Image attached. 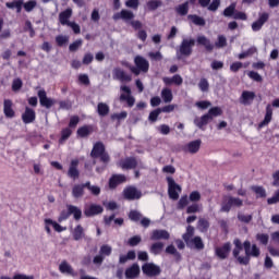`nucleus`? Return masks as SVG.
<instances>
[{"mask_svg": "<svg viewBox=\"0 0 279 279\" xmlns=\"http://www.w3.org/2000/svg\"><path fill=\"white\" fill-rule=\"evenodd\" d=\"M90 156L92 158H100L101 162H110V156L106 153V146L101 142L94 145Z\"/></svg>", "mask_w": 279, "mask_h": 279, "instance_id": "nucleus-1", "label": "nucleus"}, {"mask_svg": "<svg viewBox=\"0 0 279 279\" xmlns=\"http://www.w3.org/2000/svg\"><path fill=\"white\" fill-rule=\"evenodd\" d=\"M168 194L170 199H178L180 197V194L182 193V187L175 183V180L173 178L168 177Z\"/></svg>", "mask_w": 279, "mask_h": 279, "instance_id": "nucleus-2", "label": "nucleus"}, {"mask_svg": "<svg viewBox=\"0 0 279 279\" xmlns=\"http://www.w3.org/2000/svg\"><path fill=\"white\" fill-rule=\"evenodd\" d=\"M37 96L41 108H46L47 110H50V108H53V106L58 104L56 99L47 97V92L45 89H39Z\"/></svg>", "mask_w": 279, "mask_h": 279, "instance_id": "nucleus-3", "label": "nucleus"}, {"mask_svg": "<svg viewBox=\"0 0 279 279\" xmlns=\"http://www.w3.org/2000/svg\"><path fill=\"white\" fill-rule=\"evenodd\" d=\"M193 47H195V39H183L180 47H179V53L180 56H184L185 58H189L191 53H193Z\"/></svg>", "mask_w": 279, "mask_h": 279, "instance_id": "nucleus-4", "label": "nucleus"}, {"mask_svg": "<svg viewBox=\"0 0 279 279\" xmlns=\"http://www.w3.org/2000/svg\"><path fill=\"white\" fill-rule=\"evenodd\" d=\"M120 89L122 90V94L120 95V101H126L128 106L132 108L136 101L134 96H132V89L125 85H122Z\"/></svg>", "mask_w": 279, "mask_h": 279, "instance_id": "nucleus-5", "label": "nucleus"}, {"mask_svg": "<svg viewBox=\"0 0 279 279\" xmlns=\"http://www.w3.org/2000/svg\"><path fill=\"white\" fill-rule=\"evenodd\" d=\"M244 251H245V258L250 259V256H253V258H258L260 256V248L256 246V244H253L250 241H245L244 244Z\"/></svg>", "mask_w": 279, "mask_h": 279, "instance_id": "nucleus-6", "label": "nucleus"}, {"mask_svg": "<svg viewBox=\"0 0 279 279\" xmlns=\"http://www.w3.org/2000/svg\"><path fill=\"white\" fill-rule=\"evenodd\" d=\"M121 169H136V167H143V162L135 158L129 157L119 161Z\"/></svg>", "mask_w": 279, "mask_h": 279, "instance_id": "nucleus-7", "label": "nucleus"}, {"mask_svg": "<svg viewBox=\"0 0 279 279\" xmlns=\"http://www.w3.org/2000/svg\"><path fill=\"white\" fill-rule=\"evenodd\" d=\"M142 271L146 276H160V266H157L156 264L153 263H146L142 266Z\"/></svg>", "mask_w": 279, "mask_h": 279, "instance_id": "nucleus-8", "label": "nucleus"}, {"mask_svg": "<svg viewBox=\"0 0 279 279\" xmlns=\"http://www.w3.org/2000/svg\"><path fill=\"white\" fill-rule=\"evenodd\" d=\"M233 243L235 245V248L233 250L234 258H236L241 265H247V263H250V259L247 257L239 256V254H241L243 250V244L240 242V240H234Z\"/></svg>", "mask_w": 279, "mask_h": 279, "instance_id": "nucleus-9", "label": "nucleus"}, {"mask_svg": "<svg viewBox=\"0 0 279 279\" xmlns=\"http://www.w3.org/2000/svg\"><path fill=\"white\" fill-rule=\"evenodd\" d=\"M123 195L125 199L134 201V199H141V197L143 196V193H141V191L135 186H129L124 189Z\"/></svg>", "mask_w": 279, "mask_h": 279, "instance_id": "nucleus-10", "label": "nucleus"}, {"mask_svg": "<svg viewBox=\"0 0 279 279\" xmlns=\"http://www.w3.org/2000/svg\"><path fill=\"white\" fill-rule=\"evenodd\" d=\"M104 213V207L97 204L86 205L84 215L86 217H95V215H101Z\"/></svg>", "mask_w": 279, "mask_h": 279, "instance_id": "nucleus-11", "label": "nucleus"}, {"mask_svg": "<svg viewBox=\"0 0 279 279\" xmlns=\"http://www.w3.org/2000/svg\"><path fill=\"white\" fill-rule=\"evenodd\" d=\"M201 147H202V140H195V141L187 143L183 147V151H185V154H197V151H199Z\"/></svg>", "mask_w": 279, "mask_h": 279, "instance_id": "nucleus-12", "label": "nucleus"}, {"mask_svg": "<svg viewBox=\"0 0 279 279\" xmlns=\"http://www.w3.org/2000/svg\"><path fill=\"white\" fill-rule=\"evenodd\" d=\"M134 19V12L130 10H122L119 13L113 14V21H125V23H132V20Z\"/></svg>", "mask_w": 279, "mask_h": 279, "instance_id": "nucleus-13", "label": "nucleus"}, {"mask_svg": "<svg viewBox=\"0 0 279 279\" xmlns=\"http://www.w3.org/2000/svg\"><path fill=\"white\" fill-rule=\"evenodd\" d=\"M112 75L113 80H119L120 82H132V76L125 73L121 68H114Z\"/></svg>", "mask_w": 279, "mask_h": 279, "instance_id": "nucleus-14", "label": "nucleus"}, {"mask_svg": "<svg viewBox=\"0 0 279 279\" xmlns=\"http://www.w3.org/2000/svg\"><path fill=\"white\" fill-rule=\"evenodd\" d=\"M22 121L25 123V125L34 123L36 121V111L29 107H26L24 113L22 114Z\"/></svg>", "mask_w": 279, "mask_h": 279, "instance_id": "nucleus-15", "label": "nucleus"}, {"mask_svg": "<svg viewBox=\"0 0 279 279\" xmlns=\"http://www.w3.org/2000/svg\"><path fill=\"white\" fill-rule=\"evenodd\" d=\"M12 106H14L12 100H10V99L3 100V112H4V117H7V119H14V117H16V112L14 111Z\"/></svg>", "mask_w": 279, "mask_h": 279, "instance_id": "nucleus-16", "label": "nucleus"}, {"mask_svg": "<svg viewBox=\"0 0 279 279\" xmlns=\"http://www.w3.org/2000/svg\"><path fill=\"white\" fill-rule=\"evenodd\" d=\"M269 20V14L267 13H262L259 14V19L252 24V29L253 32H260L263 29V26L267 21Z\"/></svg>", "mask_w": 279, "mask_h": 279, "instance_id": "nucleus-17", "label": "nucleus"}, {"mask_svg": "<svg viewBox=\"0 0 279 279\" xmlns=\"http://www.w3.org/2000/svg\"><path fill=\"white\" fill-rule=\"evenodd\" d=\"M135 66L140 69V71H143V73H147L149 71V61L141 56H136L134 59Z\"/></svg>", "mask_w": 279, "mask_h": 279, "instance_id": "nucleus-18", "label": "nucleus"}, {"mask_svg": "<svg viewBox=\"0 0 279 279\" xmlns=\"http://www.w3.org/2000/svg\"><path fill=\"white\" fill-rule=\"evenodd\" d=\"M162 82L163 84H166V86H171V84H174L175 86H182V83L184 82V80L180 74H175L172 77L165 76L162 78Z\"/></svg>", "mask_w": 279, "mask_h": 279, "instance_id": "nucleus-19", "label": "nucleus"}, {"mask_svg": "<svg viewBox=\"0 0 279 279\" xmlns=\"http://www.w3.org/2000/svg\"><path fill=\"white\" fill-rule=\"evenodd\" d=\"M141 276V266L138 264H133L131 267L125 270V278L134 279Z\"/></svg>", "mask_w": 279, "mask_h": 279, "instance_id": "nucleus-20", "label": "nucleus"}, {"mask_svg": "<svg viewBox=\"0 0 279 279\" xmlns=\"http://www.w3.org/2000/svg\"><path fill=\"white\" fill-rule=\"evenodd\" d=\"M255 97L256 94L254 92L244 90L241 95L240 102L243 104V106H251Z\"/></svg>", "mask_w": 279, "mask_h": 279, "instance_id": "nucleus-21", "label": "nucleus"}, {"mask_svg": "<svg viewBox=\"0 0 279 279\" xmlns=\"http://www.w3.org/2000/svg\"><path fill=\"white\" fill-rule=\"evenodd\" d=\"M59 23L71 27V8H68L65 11L59 14Z\"/></svg>", "mask_w": 279, "mask_h": 279, "instance_id": "nucleus-22", "label": "nucleus"}, {"mask_svg": "<svg viewBox=\"0 0 279 279\" xmlns=\"http://www.w3.org/2000/svg\"><path fill=\"white\" fill-rule=\"evenodd\" d=\"M213 121V117L204 114L203 117H196L194 119V125H196V128H199V130L204 129V125H208V123Z\"/></svg>", "mask_w": 279, "mask_h": 279, "instance_id": "nucleus-23", "label": "nucleus"}, {"mask_svg": "<svg viewBox=\"0 0 279 279\" xmlns=\"http://www.w3.org/2000/svg\"><path fill=\"white\" fill-rule=\"evenodd\" d=\"M196 43L197 45H202L203 47H205L207 51H213V49H215V45H213V43H210V39H208L204 35L198 36Z\"/></svg>", "mask_w": 279, "mask_h": 279, "instance_id": "nucleus-24", "label": "nucleus"}, {"mask_svg": "<svg viewBox=\"0 0 279 279\" xmlns=\"http://www.w3.org/2000/svg\"><path fill=\"white\" fill-rule=\"evenodd\" d=\"M228 254H230V243L216 248V256H218V258H228Z\"/></svg>", "mask_w": 279, "mask_h": 279, "instance_id": "nucleus-25", "label": "nucleus"}, {"mask_svg": "<svg viewBox=\"0 0 279 279\" xmlns=\"http://www.w3.org/2000/svg\"><path fill=\"white\" fill-rule=\"evenodd\" d=\"M151 241H160L169 239L167 230H154L150 235Z\"/></svg>", "mask_w": 279, "mask_h": 279, "instance_id": "nucleus-26", "label": "nucleus"}, {"mask_svg": "<svg viewBox=\"0 0 279 279\" xmlns=\"http://www.w3.org/2000/svg\"><path fill=\"white\" fill-rule=\"evenodd\" d=\"M122 182H125V175L116 174L109 180V187L117 189V186H119V184H122Z\"/></svg>", "mask_w": 279, "mask_h": 279, "instance_id": "nucleus-27", "label": "nucleus"}, {"mask_svg": "<svg viewBox=\"0 0 279 279\" xmlns=\"http://www.w3.org/2000/svg\"><path fill=\"white\" fill-rule=\"evenodd\" d=\"M92 132H94L93 125H85L77 130V136H80V138H86L90 136Z\"/></svg>", "mask_w": 279, "mask_h": 279, "instance_id": "nucleus-28", "label": "nucleus"}, {"mask_svg": "<svg viewBox=\"0 0 279 279\" xmlns=\"http://www.w3.org/2000/svg\"><path fill=\"white\" fill-rule=\"evenodd\" d=\"M84 189H86V184L74 185L72 189V195L75 199H80V197L84 196Z\"/></svg>", "mask_w": 279, "mask_h": 279, "instance_id": "nucleus-29", "label": "nucleus"}, {"mask_svg": "<svg viewBox=\"0 0 279 279\" xmlns=\"http://www.w3.org/2000/svg\"><path fill=\"white\" fill-rule=\"evenodd\" d=\"M5 5L7 8H9V10H14L15 8L17 14H20V12H22L23 10V0H14L12 2H7Z\"/></svg>", "mask_w": 279, "mask_h": 279, "instance_id": "nucleus-30", "label": "nucleus"}, {"mask_svg": "<svg viewBox=\"0 0 279 279\" xmlns=\"http://www.w3.org/2000/svg\"><path fill=\"white\" fill-rule=\"evenodd\" d=\"M161 99L165 104H171V101H173V92H171L170 88H163L161 90Z\"/></svg>", "mask_w": 279, "mask_h": 279, "instance_id": "nucleus-31", "label": "nucleus"}, {"mask_svg": "<svg viewBox=\"0 0 279 279\" xmlns=\"http://www.w3.org/2000/svg\"><path fill=\"white\" fill-rule=\"evenodd\" d=\"M274 114V109L271 108V105H267L266 107V114L264 121L260 123V128L264 125H268V123H271V117Z\"/></svg>", "mask_w": 279, "mask_h": 279, "instance_id": "nucleus-32", "label": "nucleus"}, {"mask_svg": "<svg viewBox=\"0 0 279 279\" xmlns=\"http://www.w3.org/2000/svg\"><path fill=\"white\" fill-rule=\"evenodd\" d=\"M71 136V122L68 123V128L66 129H63L61 131V137L59 140V144L60 145H63V143L65 141H68V138Z\"/></svg>", "mask_w": 279, "mask_h": 279, "instance_id": "nucleus-33", "label": "nucleus"}, {"mask_svg": "<svg viewBox=\"0 0 279 279\" xmlns=\"http://www.w3.org/2000/svg\"><path fill=\"white\" fill-rule=\"evenodd\" d=\"M44 223H50V226H52L54 232H64V230H66L65 227L60 226V223L53 221V220L50 219V218H46V219L44 220Z\"/></svg>", "mask_w": 279, "mask_h": 279, "instance_id": "nucleus-34", "label": "nucleus"}, {"mask_svg": "<svg viewBox=\"0 0 279 279\" xmlns=\"http://www.w3.org/2000/svg\"><path fill=\"white\" fill-rule=\"evenodd\" d=\"M69 36L66 35H58L56 37V44L58 47H66V45H69Z\"/></svg>", "mask_w": 279, "mask_h": 279, "instance_id": "nucleus-35", "label": "nucleus"}, {"mask_svg": "<svg viewBox=\"0 0 279 279\" xmlns=\"http://www.w3.org/2000/svg\"><path fill=\"white\" fill-rule=\"evenodd\" d=\"M232 203H230V196H226L221 204V213H230L232 209Z\"/></svg>", "mask_w": 279, "mask_h": 279, "instance_id": "nucleus-36", "label": "nucleus"}, {"mask_svg": "<svg viewBox=\"0 0 279 279\" xmlns=\"http://www.w3.org/2000/svg\"><path fill=\"white\" fill-rule=\"evenodd\" d=\"M98 114L100 117H106L110 112V107L104 102H99L97 107Z\"/></svg>", "mask_w": 279, "mask_h": 279, "instance_id": "nucleus-37", "label": "nucleus"}, {"mask_svg": "<svg viewBox=\"0 0 279 279\" xmlns=\"http://www.w3.org/2000/svg\"><path fill=\"white\" fill-rule=\"evenodd\" d=\"M68 217H71V205H66V210L61 211L58 218L59 223H62V221H66Z\"/></svg>", "mask_w": 279, "mask_h": 279, "instance_id": "nucleus-38", "label": "nucleus"}, {"mask_svg": "<svg viewBox=\"0 0 279 279\" xmlns=\"http://www.w3.org/2000/svg\"><path fill=\"white\" fill-rule=\"evenodd\" d=\"M189 19L192 21V23H194V25H198L201 27H204V25H206V21L198 15H189Z\"/></svg>", "mask_w": 279, "mask_h": 279, "instance_id": "nucleus-39", "label": "nucleus"}, {"mask_svg": "<svg viewBox=\"0 0 279 279\" xmlns=\"http://www.w3.org/2000/svg\"><path fill=\"white\" fill-rule=\"evenodd\" d=\"M228 45V39L223 35L218 36V40L215 43L214 47H217V49H223Z\"/></svg>", "mask_w": 279, "mask_h": 279, "instance_id": "nucleus-40", "label": "nucleus"}, {"mask_svg": "<svg viewBox=\"0 0 279 279\" xmlns=\"http://www.w3.org/2000/svg\"><path fill=\"white\" fill-rule=\"evenodd\" d=\"M23 8L25 10V12H33L34 9L36 8V5H38V3L36 2V0H29L27 2H23Z\"/></svg>", "mask_w": 279, "mask_h": 279, "instance_id": "nucleus-41", "label": "nucleus"}, {"mask_svg": "<svg viewBox=\"0 0 279 279\" xmlns=\"http://www.w3.org/2000/svg\"><path fill=\"white\" fill-rule=\"evenodd\" d=\"M160 5H162V1L150 0L147 2L146 8H147V10L154 11V10H158V8H160Z\"/></svg>", "mask_w": 279, "mask_h": 279, "instance_id": "nucleus-42", "label": "nucleus"}, {"mask_svg": "<svg viewBox=\"0 0 279 279\" xmlns=\"http://www.w3.org/2000/svg\"><path fill=\"white\" fill-rule=\"evenodd\" d=\"M77 160H72L71 162V178H73L74 180L80 178V171L77 170Z\"/></svg>", "mask_w": 279, "mask_h": 279, "instance_id": "nucleus-43", "label": "nucleus"}, {"mask_svg": "<svg viewBox=\"0 0 279 279\" xmlns=\"http://www.w3.org/2000/svg\"><path fill=\"white\" fill-rule=\"evenodd\" d=\"M71 215L76 221L82 219V209L80 207L71 206Z\"/></svg>", "mask_w": 279, "mask_h": 279, "instance_id": "nucleus-44", "label": "nucleus"}, {"mask_svg": "<svg viewBox=\"0 0 279 279\" xmlns=\"http://www.w3.org/2000/svg\"><path fill=\"white\" fill-rule=\"evenodd\" d=\"M162 247H165V244L162 242H156L151 245L150 252L151 254H159L160 252H162Z\"/></svg>", "mask_w": 279, "mask_h": 279, "instance_id": "nucleus-45", "label": "nucleus"}, {"mask_svg": "<svg viewBox=\"0 0 279 279\" xmlns=\"http://www.w3.org/2000/svg\"><path fill=\"white\" fill-rule=\"evenodd\" d=\"M23 88V81L21 78H15L12 82V90L13 93H19Z\"/></svg>", "mask_w": 279, "mask_h": 279, "instance_id": "nucleus-46", "label": "nucleus"}, {"mask_svg": "<svg viewBox=\"0 0 279 279\" xmlns=\"http://www.w3.org/2000/svg\"><path fill=\"white\" fill-rule=\"evenodd\" d=\"M86 189L92 193V195H99L101 189L97 185H90V182L85 183Z\"/></svg>", "mask_w": 279, "mask_h": 279, "instance_id": "nucleus-47", "label": "nucleus"}, {"mask_svg": "<svg viewBox=\"0 0 279 279\" xmlns=\"http://www.w3.org/2000/svg\"><path fill=\"white\" fill-rule=\"evenodd\" d=\"M73 236H74L75 241H80V239H82L84 236V228H82V226H77L74 229Z\"/></svg>", "mask_w": 279, "mask_h": 279, "instance_id": "nucleus-48", "label": "nucleus"}, {"mask_svg": "<svg viewBox=\"0 0 279 279\" xmlns=\"http://www.w3.org/2000/svg\"><path fill=\"white\" fill-rule=\"evenodd\" d=\"M222 114V111H221V108L219 107H213L211 109H209L207 116L211 117H221Z\"/></svg>", "mask_w": 279, "mask_h": 279, "instance_id": "nucleus-49", "label": "nucleus"}, {"mask_svg": "<svg viewBox=\"0 0 279 279\" xmlns=\"http://www.w3.org/2000/svg\"><path fill=\"white\" fill-rule=\"evenodd\" d=\"M209 86L210 84H208V80L206 78H202L198 83V87H199V90H202V93L208 92Z\"/></svg>", "mask_w": 279, "mask_h": 279, "instance_id": "nucleus-50", "label": "nucleus"}, {"mask_svg": "<svg viewBox=\"0 0 279 279\" xmlns=\"http://www.w3.org/2000/svg\"><path fill=\"white\" fill-rule=\"evenodd\" d=\"M177 12L184 16L185 14H189V2H185L177 8Z\"/></svg>", "mask_w": 279, "mask_h": 279, "instance_id": "nucleus-51", "label": "nucleus"}, {"mask_svg": "<svg viewBox=\"0 0 279 279\" xmlns=\"http://www.w3.org/2000/svg\"><path fill=\"white\" fill-rule=\"evenodd\" d=\"M161 113H162V110H160V108L151 111L148 117L149 121L156 122L158 117H160Z\"/></svg>", "mask_w": 279, "mask_h": 279, "instance_id": "nucleus-52", "label": "nucleus"}, {"mask_svg": "<svg viewBox=\"0 0 279 279\" xmlns=\"http://www.w3.org/2000/svg\"><path fill=\"white\" fill-rule=\"evenodd\" d=\"M101 256H110L112 254V247L108 244H105L100 247Z\"/></svg>", "mask_w": 279, "mask_h": 279, "instance_id": "nucleus-53", "label": "nucleus"}, {"mask_svg": "<svg viewBox=\"0 0 279 279\" xmlns=\"http://www.w3.org/2000/svg\"><path fill=\"white\" fill-rule=\"evenodd\" d=\"M256 239L259 241V243H262V245H267V243H269V235L265 233H258Z\"/></svg>", "mask_w": 279, "mask_h": 279, "instance_id": "nucleus-54", "label": "nucleus"}, {"mask_svg": "<svg viewBox=\"0 0 279 279\" xmlns=\"http://www.w3.org/2000/svg\"><path fill=\"white\" fill-rule=\"evenodd\" d=\"M61 274H71V266L66 262H62L59 266Z\"/></svg>", "mask_w": 279, "mask_h": 279, "instance_id": "nucleus-55", "label": "nucleus"}, {"mask_svg": "<svg viewBox=\"0 0 279 279\" xmlns=\"http://www.w3.org/2000/svg\"><path fill=\"white\" fill-rule=\"evenodd\" d=\"M219 5H221L220 0H213V2L207 7L210 12H217L219 9Z\"/></svg>", "mask_w": 279, "mask_h": 279, "instance_id": "nucleus-56", "label": "nucleus"}, {"mask_svg": "<svg viewBox=\"0 0 279 279\" xmlns=\"http://www.w3.org/2000/svg\"><path fill=\"white\" fill-rule=\"evenodd\" d=\"M238 219L242 223H250L252 221V215L239 214Z\"/></svg>", "mask_w": 279, "mask_h": 279, "instance_id": "nucleus-57", "label": "nucleus"}, {"mask_svg": "<svg viewBox=\"0 0 279 279\" xmlns=\"http://www.w3.org/2000/svg\"><path fill=\"white\" fill-rule=\"evenodd\" d=\"M192 243H194L196 250H204V242L202 241V238L196 236L192 240Z\"/></svg>", "mask_w": 279, "mask_h": 279, "instance_id": "nucleus-58", "label": "nucleus"}, {"mask_svg": "<svg viewBox=\"0 0 279 279\" xmlns=\"http://www.w3.org/2000/svg\"><path fill=\"white\" fill-rule=\"evenodd\" d=\"M229 202L230 204H232V206H235L236 208H241V206H243V201L241 198L230 196Z\"/></svg>", "mask_w": 279, "mask_h": 279, "instance_id": "nucleus-59", "label": "nucleus"}, {"mask_svg": "<svg viewBox=\"0 0 279 279\" xmlns=\"http://www.w3.org/2000/svg\"><path fill=\"white\" fill-rule=\"evenodd\" d=\"M234 10H236V4L232 3L230 7H228L227 9H225V16H232V14H234Z\"/></svg>", "mask_w": 279, "mask_h": 279, "instance_id": "nucleus-60", "label": "nucleus"}, {"mask_svg": "<svg viewBox=\"0 0 279 279\" xmlns=\"http://www.w3.org/2000/svg\"><path fill=\"white\" fill-rule=\"evenodd\" d=\"M129 217H130V220L131 221H141V213L136 211V210H132L130 214H129Z\"/></svg>", "mask_w": 279, "mask_h": 279, "instance_id": "nucleus-61", "label": "nucleus"}, {"mask_svg": "<svg viewBox=\"0 0 279 279\" xmlns=\"http://www.w3.org/2000/svg\"><path fill=\"white\" fill-rule=\"evenodd\" d=\"M202 199V194L198 191H194L190 194L191 202H199Z\"/></svg>", "mask_w": 279, "mask_h": 279, "instance_id": "nucleus-62", "label": "nucleus"}, {"mask_svg": "<svg viewBox=\"0 0 279 279\" xmlns=\"http://www.w3.org/2000/svg\"><path fill=\"white\" fill-rule=\"evenodd\" d=\"M78 82H80V84H84V86H88V84H90V80L88 78V76L86 74H80Z\"/></svg>", "mask_w": 279, "mask_h": 279, "instance_id": "nucleus-63", "label": "nucleus"}, {"mask_svg": "<svg viewBox=\"0 0 279 279\" xmlns=\"http://www.w3.org/2000/svg\"><path fill=\"white\" fill-rule=\"evenodd\" d=\"M254 193H256L257 197H265V189L262 186H253Z\"/></svg>", "mask_w": 279, "mask_h": 279, "instance_id": "nucleus-64", "label": "nucleus"}]
</instances>
